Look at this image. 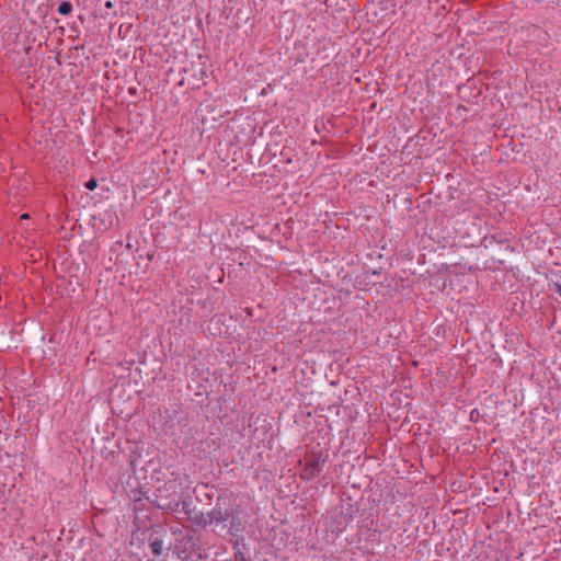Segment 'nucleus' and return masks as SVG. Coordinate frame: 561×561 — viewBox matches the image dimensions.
Segmentation results:
<instances>
[{
  "mask_svg": "<svg viewBox=\"0 0 561 561\" xmlns=\"http://www.w3.org/2000/svg\"><path fill=\"white\" fill-rule=\"evenodd\" d=\"M324 463L325 459H322L320 456L313 457L305 465L302 477L308 480L314 479L322 472Z\"/></svg>",
  "mask_w": 561,
  "mask_h": 561,
  "instance_id": "obj_1",
  "label": "nucleus"
},
{
  "mask_svg": "<svg viewBox=\"0 0 561 561\" xmlns=\"http://www.w3.org/2000/svg\"><path fill=\"white\" fill-rule=\"evenodd\" d=\"M229 516V511L227 508H222L219 504H216V506L210 512H208L210 524L214 522L224 523L228 520Z\"/></svg>",
  "mask_w": 561,
  "mask_h": 561,
  "instance_id": "obj_2",
  "label": "nucleus"
},
{
  "mask_svg": "<svg viewBox=\"0 0 561 561\" xmlns=\"http://www.w3.org/2000/svg\"><path fill=\"white\" fill-rule=\"evenodd\" d=\"M149 547L153 556H160L163 552V541L158 537L150 538Z\"/></svg>",
  "mask_w": 561,
  "mask_h": 561,
  "instance_id": "obj_3",
  "label": "nucleus"
},
{
  "mask_svg": "<svg viewBox=\"0 0 561 561\" xmlns=\"http://www.w3.org/2000/svg\"><path fill=\"white\" fill-rule=\"evenodd\" d=\"M193 522L195 524H197L198 526H203V527H206L208 525H211L210 524V519L208 517V513H196L193 517H192Z\"/></svg>",
  "mask_w": 561,
  "mask_h": 561,
  "instance_id": "obj_4",
  "label": "nucleus"
},
{
  "mask_svg": "<svg viewBox=\"0 0 561 561\" xmlns=\"http://www.w3.org/2000/svg\"><path fill=\"white\" fill-rule=\"evenodd\" d=\"M72 4L68 1H62L57 8V12L61 15H67L71 12Z\"/></svg>",
  "mask_w": 561,
  "mask_h": 561,
  "instance_id": "obj_5",
  "label": "nucleus"
},
{
  "mask_svg": "<svg viewBox=\"0 0 561 561\" xmlns=\"http://www.w3.org/2000/svg\"><path fill=\"white\" fill-rule=\"evenodd\" d=\"M234 559L236 561H249L250 559L245 557V554L243 552H241L240 550H236L234 551Z\"/></svg>",
  "mask_w": 561,
  "mask_h": 561,
  "instance_id": "obj_6",
  "label": "nucleus"
},
{
  "mask_svg": "<svg viewBox=\"0 0 561 561\" xmlns=\"http://www.w3.org/2000/svg\"><path fill=\"white\" fill-rule=\"evenodd\" d=\"M96 186H98V183H96V181L94 179H91L88 182H85V187L89 191H93Z\"/></svg>",
  "mask_w": 561,
  "mask_h": 561,
  "instance_id": "obj_7",
  "label": "nucleus"
},
{
  "mask_svg": "<svg viewBox=\"0 0 561 561\" xmlns=\"http://www.w3.org/2000/svg\"><path fill=\"white\" fill-rule=\"evenodd\" d=\"M553 290L561 296V283H556L553 285Z\"/></svg>",
  "mask_w": 561,
  "mask_h": 561,
  "instance_id": "obj_8",
  "label": "nucleus"
},
{
  "mask_svg": "<svg viewBox=\"0 0 561 561\" xmlns=\"http://www.w3.org/2000/svg\"><path fill=\"white\" fill-rule=\"evenodd\" d=\"M183 508L186 513L188 512V504L186 502H183Z\"/></svg>",
  "mask_w": 561,
  "mask_h": 561,
  "instance_id": "obj_9",
  "label": "nucleus"
},
{
  "mask_svg": "<svg viewBox=\"0 0 561 561\" xmlns=\"http://www.w3.org/2000/svg\"><path fill=\"white\" fill-rule=\"evenodd\" d=\"M27 218H28V214L21 215V219H27Z\"/></svg>",
  "mask_w": 561,
  "mask_h": 561,
  "instance_id": "obj_10",
  "label": "nucleus"
}]
</instances>
